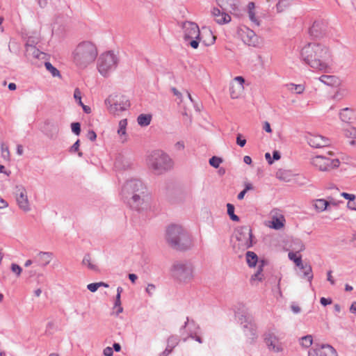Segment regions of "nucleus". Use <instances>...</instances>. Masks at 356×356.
Masks as SVG:
<instances>
[{
  "instance_id": "8",
  "label": "nucleus",
  "mask_w": 356,
  "mask_h": 356,
  "mask_svg": "<svg viewBox=\"0 0 356 356\" xmlns=\"http://www.w3.org/2000/svg\"><path fill=\"white\" fill-rule=\"evenodd\" d=\"M105 104L108 112L113 115H120L122 111H127L130 107L128 97L120 93L110 95L105 99Z\"/></svg>"
},
{
  "instance_id": "7",
  "label": "nucleus",
  "mask_w": 356,
  "mask_h": 356,
  "mask_svg": "<svg viewBox=\"0 0 356 356\" xmlns=\"http://www.w3.org/2000/svg\"><path fill=\"white\" fill-rule=\"evenodd\" d=\"M235 316L242 326L244 334L248 338L254 339L257 337V327L252 315L243 305L235 311Z\"/></svg>"
},
{
  "instance_id": "47",
  "label": "nucleus",
  "mask_w": 356,
  "mask_h": 356,
  "mask_svg": "<svg viewBox=\"0 0 356 356\" xmlns=\"http://www.w3.org/2000/svg\"><path fill=\"white\" fill-rule=\"evenodd\" d=\"M1 149L3 157L4 159L8 158L10 156V152L8 146H6L3 143H1Z\"/></svg>"
},
{
  "instance_id": "61",
  "label": "nucleus",
  "mask_w": 356,
  "mask_h": 356,
  "mask_svg": "<svg viewBox=\"0 0 356 356\" xmlns=\"http://www.w3.org/2000/svg\"><path fill=\"white\" fill-rule=\"evenodd\" d=\"M263 129L267 132V133H271L272 129L270 128V125L268 122H265L264 124Z\"/></svg>"
},
{
  "instance_id": "40",
  "label": "nucleus",
  "mask_w": 356,
  "mask_h": 356,
  "mask_svg": "<svg viewBox=\"0 0 356 356\" xmlns=\"http://www.w3.org/2000/svg\"><path fill=\"white\" fill-rule=\"evenodd\" d=\"M222 162V159L216 156H212L211 158L209 159V164L215 168H218Z\"/></svg>"
},
{
  "instance_id": "39",
  "label": "nucleus",
  "mask_w": 356,
  "mask_h": 356,
  "mask_svg": "<svg viewBox=\"0 0 356 356\" xmlns=\"http://www.w3.org/2000/svg\"><path fill=\"white\" fill-rule=\"evenodd\" d=\"M127 125V119H122L119 122V128L118 130V134L119 135H124L126 134V127Z\"/></svg>"
},
{
  "instance_id": "22",
  "label": "nucleus",
  "mask_w": 356,
  "mask_h": 356,
  "mask_svg": "<svg viewBox=\"0 0 356 356\" xmlns=\"http://www.w3.org/2000/svg\"><path fill=\"white\" fill-rule=\"evenodd\" d=\"M223 11L232 12L237 10L236 0H216Z\"/></svg>"
},
{
  "instance_id": "38",
  "label": "nucleus",
  "mask_w": 356,
  "mask_h": 356,
  "mask_svg": "<svg viewBox=\"0 0 356 356\" xmlns=\"http://www.w3.org/2000/svg\"><path fill=\"white\" fill-rule=\"evenodd\" d=\"M334 79V76L331 75H322L319 77V80L327 86L332 85Z\"/></svg>"
},
{
  "instance_id": "42",
  "label": "nucleus",
  "mask_w": 356,
  "mask_h": 356,
  "mask_svg": "<svg viewBox=\"0 0 356 356\" xmlns=\"http://www.w3.org/2000/svg\"><path fill=\"white\" fill-rule=\"evenodd\" d=\"M345 136L348 138H356V128L353 127H349L344 130Z\"/></svg>"
},
{
  "instance_id": "33",
  "label": "nucleus",
  "mask_w": 356,
  "mask_h": 356,
  "mask_svg": "<svg viewBox=\"0 0 356 356\" xmlns=\"http://www.w3.org/2000/svg\"><path fill=\"white\" fill-rule=\"evenodd\" d=\"M227 214L229 215L230 219L235 222H238L240 220L239 217L234 213V206L232 204L227 203Z\"/></svg>"
},
{
  "instance_id": "29",
  "label": "nucleus",
  "mask_w": 356,
  "mask_h": 356,
  "mask_svg": "<svg viewBox=\"0 0 356 356\" xmlns=\"http://www.w3.org/2000/svg\"><path fill=\"white\" fill-rule=\"evenodd\" d=\"M330 202L324 199L316 200L314 202V207L317 211L321 212L327 209Z\"/></svg>"
},
{
  "instance_id": "2",
  "label": "nucleus",
  "mask_w": 356,
  "mask_h": 356,
  "mask_svg": "<svg viewBox=\"0 0 356 356\" xmlns=\"http://www.w3.org/2000/svg\"><path fill=\"white\" fill-rule=\"evenodd\" d=\"M146 186L141 180L133 179L126 181L122 188V196L129 207L138 212L149 208L148 196L145 195Z\"/></svg>"
},
{
  "instance_id": "16",
  "label": "nucleus",
  "mask_w": 356,
  "mask_h": 356,
  "mask_svg": "<svg viewBox=\"0 0 356 356\" xmlns=\"http://www.w3.org/2000/svg\"><path fill=\"white\" fill-rule=\"evenodd\" d=\"M309 356H338L337 350L330 344H321L309 351Z\"/></svg>"
},
{
  "instance_id": "27",
  "label": "nucleus",
  "mask_w": 356,
  "mask_h": 356,
  "mask_svg": "<svg viewBox=\"0 0 356 356\" xmlns=\"http://www.w3.org/2000/svg\"><path fill=\"white\" fill-rule=\"evenodd\" d=\"M82 264L87 266L90 270H92L95 272L99 271L98 266L92 263L90 255L89 254H85L82 261Z\"/></svg>"
},
{
  "instance_id": "59",
  "label": "nucleus",
  "mask_w": 356,
  "mask_h": 356,
  "mask_svg": "<svg viewBox=\"0 0 356 356\" xmlns=\"http://www.w3.org/2000/svg\"><path fill=\"white\" fill-rule=\"evenodd\" d=\"M189 338L194 339L200 343H202L203 341L199 334H193L192 337H189Z\"/></svg>"
},
{
  "instance_id": "54",
  "label": "nucleus",
  "mask_w": 356,
  "mask_h": 356,
  "mask_svg": "<svg viewBox=\"0 0 356 356\" xmlns=\"http://www.w3.org/2000/svg\"><path fill=\"white\" fill-rule=\"evenodd\" d=\"M171 91L175 95L180 101V102H182V94L176 88H172Z\"/></svg>"
},
{
  "instance_id": "51",
  "label": "nucleus",
  "mask_w": 356,
  "mask_h": 356,
  "mask_svg": "<svg viewBox=\"0 0 356 356\" xmlns=\"http://www.w3.org/2000/svg\"><path fill=\"white\" fill-rule=\"evenodd\" d=\"M341 195L345 199L348 200V202H351L355 200V195L354 194H350L348 193L343 192Z\"/></svg>"
},
{
  "instance_id": "11",
  "label": "nucleus",
  "mask_w": 356,
  "mask_h": 356,
  "mask_svg": "<svg viewBox=\"0 0 356 356\" xmlns=\"http://www.w3.org/2000/svg\"><path fill=\"white\" fill-rule=\"evenodd\" d=\"M312 164L321 171H330L339 167L340 161L325 155H317L312 159Z\"/></svg>"
},
{
  "instance_id": "46",
  "label": "nucleus",
  "mask_w": 356,
  "mask_h": 356,
  "mask_svg": "<svg viewBox=\"0 0 356 356\" xmlns=\"http://www.w3.org/2000/svg\"><path fill=\"white\" fill-rule=\"evenodd\" d=\"M74 98L77 102L78 104L81 106L83 103L81 101V92L79 88H76L74 92Z\"/></svg>"
},
{
  "instance_id": "4",
  "label": "nucleus",
  "mask_w": 356,
  "mask_h": 356,
  "mask_svg": "<svg viewBox=\"0 0 356 356\" xmlns=\"http://www.w3.org/2000/svg\"><path fill=\"white\" fill-rule=\"evenodd\" d=\"M96 46L89 41L79 43L73 52V61L80 69L86 68L93 63L97 56Z\"/></svg>"
},
{
  "instance_id": "9",
  "label": "nucleus",
  "mask_w": 356,
  "mask_h": 356,
  "mask_svg": "<svg viewBox=\"0 0 356 356\" xmlns=\"http://www.w3.org/2000/svg\"><path fill=\"white\" fill-rule=\"evenodd\" d=\"M118 58L112 51H108L100 55L97 60V69L104 76H107L113 72L118 65Z\"/></svg>"
},
{
  "instance_id": "58",
  "label": "nucleus",
  "mask_w": 356,
  "mask_h": 356,
  "mask_svg": "<svg viewBox=\"0 0 356 356\" xmlns=\"http://www.w3.org/2000/svg\"><path fill=\"white\" fill-rule=\"evenodd\" d=\"M175 147L177 150H183L185 147L184 143L183 141H178L175 143Z\"/></svg>"
},
{
  "instance_id": "34",
  "label": "nucleus",
  "mask_w": 356,
  "mask_h": 356,
  "mask_svg": "<svg viewBox=\"0 0 356 356\" xmlns=\"http://www.w3.org/2000/svg\"><path fill=\"white\" fill-rule=\"evenodd\" d=\"M44 66L47 70H48L54 77L60 76V72L51 65L49 62H45Z\"/></svg>"
},
{
  "instance_id": "35",
  "label": "nucleus",
  "mask_w": 356,
  "mask_h": 356,
  "mask_svg": "<svg viewBox=\"0 0 356 356\" xmlns=\"http://www.w3.org/2000/svg\"><path fill=\"white\" fill-rule=\"evenodd\" d=\"M290 5L289 0H280L276 4V10L278 13H281Z\"/></svg>"
},
{
  "instance_id": "49",
  "label": "nucleus",
  "mask_w": 356,
  "mask_h": 356,
  "mask_svg": "<svg viewBox=\"0 0 356 356\" xmlns=\"http://www.w3.org/2000/svg\"><path fill=\"white\" fill-rule=\"evenodd\" d=\"M236 143L241 147H243L246 144V139L243 138L241 134H238L236 136Z\"/></svg>"
},
{
  "instance_id": "21",
  "label": "nucleus",
  "mask_w": 356,
  "mask_h": 356,
  "mask_svg": "<svg viewBox=\"0 0 356 356\" xmlns=\"http://www.w3.org/2000/svg\"><path fill=\"white\" fill-rule=\"evenodd\" d=\"M179 339L177 336L172 335L167 340V347L160 353L159 356H168L172 350L179 344Z\"/></svg>"
},
{
  "instance_id": "53",
  "label": "nucleus",
  "mask_w": 356,
  "mask_h": 356,
  "mask_svg": "<svg viewBox=\"0 0 356 356\" xmlns=\"http://www.w3.org/2000/svg\"><path fill=\"white\" fill-rule=\"evenodd\" d=\"M155 285L153 284H149L146 288V292L149 294V296H152L155 291Z\"/></svg>"
},
{
  "instance_id": "43",
  "label": "nucleus",
  "mask_w": 356,
  "mask_h": 356,
  "mask_svg": "<svg viewBox=\"0 0 356 356\" xmlns=\"http://www.w3.org/2000/svg\"><path fill=\"white\" fill-rule=\"evenodd\" d=\"M79 146H80V140H77L73 145L72 146H71V147L70 148V152L71 153H74V152H78V155L79 156L81 157L82 155H83V153L81 152H79Z\"/></svg>"
},
{
  "instance_id": "6",
  "label": "nucleus",
  "mask_w": 356,
  "mask_h": 356,
  "mask_svg": "<svg viewBox=\"0 0 356 356\" xmlns=\"http://www.w3.org/2000/svg\"><path fill=\"white\" fill-rule=\"evenodd\" d=\"M172 277L178 282L187 284L193 279V265L190 261H177L170 269Z\"/></svg>"
},
{
  "instance_id": "37",
  "label": "nucleus",
  "mask_w": 356,
  "mask_h": 356,
  "mask_svg": "<svg viewBox=\"0 0 356 356\" xmlns=\"http://www.w3.org/2000/svg\"><path fill=\"white\" fill-rule=\"evenodd\" d=\"M270 227L275 229H280L284 227V222L277 217H273L271 221Z\"/></svg>"
},
{
  "instance_id": "50",
  "label": "nucleus",
  "mask_w": 356,
  "mask_h": 356,
  "mask_svg": "<svg viewBox=\"0 0 356 356\" xmlns=\"http://www.w3.org/2000/svg\"><path fill=\"white\" fill-rule=\"evenodd\" d=\"M98 284L97 282L90 283L88 284L87 289L91 292H95L99 289Z\"/></svg>"
},
{
  "instance_id": "48",
  "label": "nucleus",
  "mask_w": 356,
  "mask_h": 356,
  "mask_svg": "<svg viewBox=\"0 0 356 356\" xmlns=\"http://www.w3.org/2000/svg\"><path fill=\"white\" fill-rule=\"evenodd\" d=\"M11 270L15 273L17 276H19L22 271V268L17 264H11Z\"/></svg>"
},
{
  "instance_id": "57",
  "label": "nucleus",
  "mask_w": 356,
  "mask_h": 356,
  "mask_svg": "<svg viewBox=\"0 0 356 356\" xmlns=\"http://www.w3.org/2000/svg\"><path fill=\"white\" fill-rule=\"evenodd\" d=\"M103 353L105 356H113V350L111 347H106L104 349Z\"/></svg>"
},
{
  "instance_id": "12",
  "label": "nucleus",
  "mask_w": 356,
  "mask_h": 356,
  "mask_svg": "<svg viewBox=\"0 0 356 356\" xmlns=\"http://www.w3.org/2000/svg\"><path fill=\"white\" fill-rule=\"evenodd\" d=\"M236 238L241 245L245 249L253 245V235L252 229L249 226H241L235 231Z\"/></svg>"
},
{
  "instance_id": "28",
  "label": "nucleus",
  "mask_w": 356,
  "mask_h": 356,
  "mask_svg": "<svg viewBox=\"0 0 356 356\" xmlns=\"http://www.w3.org/2000/svg\"><path fill=\"white\" fill-rule=\"evenodd\" d=\"M152 120V115L149 114H140L137 118L138 124L141 127L148 126Z\"/></svg>"
},
{
  "instance_id": "18",
  "label": "nucleus",
  "mask_w": 356,
  "mask_h": 356,
  "mask_svg": "<svg viewBox=\"0 0 356 356\" xmlns=\"http://www.w3.org/2000/svg\"><path fill=\"white\" fill-rule=\"evenodd\" d=\"M226 12L227 11H223L218 8H213L212 9L211 13L216 23L218 24H225L231 21L230 15L226 13Z\"/></svg>"
},
{
  "instance_id": "13",
  "label": "nucleus",
  "mask_w": 356,
  "mask_h": 356,
  "mask_svg": "<svg viewBox=\"0 0 356 356\" xmlns=\"http://www.w3.org/2000/svg\"><path fill=\"white\" fill-rule=\"evenodd\" d=\"M179 332L183 341L186 342L189 337H192L195 334H200V327L193 319L187 317L184 324L180 327Z\"/></svg>"
},
{
  "instance_id": "17",
  "label": "nucleus",
  "mask_w": 356,
  "mask_h": 356,
  "mask_svg": "<svg viewBox=\"0 0 356 356\" xmlns=\"http://www.w3.org/2000/svg\"><path fill=\"white\" fill-rule=\"evenodd\" d=\"M307 143L314 148H321L329 145V139L321 135L309 134L307 136Z\"/></svg>"
},
{
  "instance_id": "55",
  "label": "nucleus",
  "mask_w": 356,
  "mask_h": 356,
  "mask_svg": "<svg viewBox=\"0 0 356 356\" xmlns=\"http://www.w3.org/2000/svg\"><path fill=\"white\" fill-rule=\"evenodd\" d=\"M320 302L323 306H327L332 303V300L330 298H326L322 297L320 299Z\"/></svg>"
},
{
  "instance_id": "60",
  "label": "nucleus",
  "mask_w": 356,
  "mask_h": 356,
  "mask_svg": "<svg viewBox=\"0 0 356 356\" xmlns=\"http://www.w3.org/2000/svg\"><path fill=\"white\" fill-rule=\"evenodd\" d=\"M347 207L348 209H350L351 210L356 211V201L353 200L351 202H348Z\"/></svg>"
},
{
  "instance_id": "20",
  "label": "nucleus",
  "mask_w": 356,
  "mask_h": 356,
  "mask_svg": "<svg viewBox=\"0 0 356 356\" xmlns=\"http://www.w3.org/2000/svg\"><path fill=\"white\" fill-rule=\"evenodd\" d=\"M309 33L314 38H320L325 33V26L321 21H315L309 28Z\"/></svg>"
},
{
  "instance_id": "52",
  "label": "nucleus",
  "mask_w": 356,
  "mask_h": 356,
  "mask_svg": "<svg viewBox=\"0 0 356 356\" xmlns=\"http://www.w3.org/2000/svg\"><path fill=\"white\" fill-rule=\"evenodd\" d=\"M86 136L91 141H95L97 138V134L93 130H89Z\"/></svg>"
},
{
  "instance_id": "26",
  "label": "nucleus",
  "mask_w": 356,
  "mask_h": 356,
  "mask_svg": "<svg viewBox=\"0 0 356 356\" xmlns=\"http://www.w3.org/2000/svg\"><path fill=\"white\" fill-rule=\"evenodd\" d=\"M305 250V245L303 243H300V247L298 252H289L288 254L289 259L293 261L296 264H300L302 260L301 255H298V252Z\"/></svg>"
},
{
  "instance_id": "30",
  "label": "nucleus",
  "mask_w": 356,
  "mask_h": 356,
  "mask_svg": "<svg viewBox=\"0 0 356 356\" xmlns=\"http://www.w3.org/2000/svg\"><path fill=\"white\" fill-rule=\"evenodd\" d=\"M246 261L250 267H254L258 261V257L254 252L248 251L246 252Z\"/></svg>"
},
{
  "instance_id": "36",
  "label": "nucleus",
  "mask_w": 356,
  "mask_h": 356,
  "mask_svg": "<svg viewBox=\"0 0 356 356\" xmlns=\"http://www.w3.org/2000/svg\"><path fill=\"white\" fill-rule=\"evenodd\" d=\"M247 38L248 39L245 42H247L249 45L255 46V43L257 42V36L253 31L249 29L248 30Z\"/></svg>"
},
{
  "instance_id": "15",
  "label": "nucleus",
  "mask_w": 356,
  "mask_h": 356,
  "mask_svg": "<svg viewBox=\"0 0 356 356\" xmlns=\"http://www.w3.org/2000/svg\"><path fill=\"white\" fill-rule=\"evenodd\" d=\"M15 193L16 200L19 208L24 211H29L30 207L25 188L22 185L17 186L15 188Z\"/></svg>"
},
{
  "instance_id": "24",
  "label": "nucleus",
  "mask_w": 356,
  "mask_h": 356,
  "mask_svg": "<svg viewBox=\"0 0 356 356\" xmlns=\"http://www.w3.org/2000/svg\"><path fill=\"white\" fill-rule=\"evenodd\" d=\"M25 50H26V56H33L35 58H39L40 55L42 54V52L40 51L34 45L29 43V40L25 44Z\"/></svg>"
},
{
  "instance_id": "44",
  "label": "nucleus",
  "mask_w": 356,
  "mask_h": 356,
  "mask_svg": "<svg viewBox=\"0 0 356 356\" xmlns=\"http://www.w3.org/2000/svg\"><path fill=\"white\" fill-rule=\"evenodd\" d=\"M72 131L76 136L81 134V124L79 122H72L71 124Z\"/></svg>"
},
{
  "instance_id": "10",
  "label": "nucleus",
  "mask_w": 356,
  "mask_h": 356,
  "mask_svg": "<svg viewBox=\"0 0 356 356\" xmlns=\"http://www.w3.org/2000/svg\"><path fill=\"white\" fill-rule=\"evenodd\" d=\"M184 30V39L193 49L199 47L200 40V31L198 25L192 22L186 21L182 24Z\"/></svg>"
},
{
  "instance_id": "56",
  "label": "nucleus",
  "mask_w": 356,
  "mask_h": 356,
  "mask_svg": "<svg viewBox=\"0 0 356 356\" xmlns=\"http://www.w3.org/2000/svg\"><path fill=\"white\" fill-rule=\"evenodd\" d=\"M291 309L293 313L296 314H299L301 312L300 307L294 303L291 305Z\"/></svg>"
},
{
  "instance_id": "3",
  "label": "nucleus",
  "mask_w": 356,
  "mask_h": 356,
  "mask_svg": "<svg viewBox=\"0 0 356 356\" xmlns=\"http://www.w3.org/2000/svg\"><path fill=\"white\" fill-rule=\"evenodd\" d=\"M165 238L168 243L174 249L185 250L192 245V240L188 232L181 226L171 225L166 229Z\"/></svg>"
},
{
  "instance_id": "45",
  "label": "nucleus",
  "mask_w": 356,
  "mask_h": 356,
  "mask_svg": "<svg viewBox=\"0 0 356 356\" xmlns=\"http://www.w3.org/2000/svg\"><path fill=\"white\" fill-rule=\"evenodd\" d=\"M291 90L295 91L296 94H301L303 92L305 88L302 85L299 84H291Z\"/></svg>"
},
{
  "instance_id": "25",
  "label": "nucleus",
  "mask_w": 356,
  "mask_h": 356,
  "mask_svg": "<svg viewBox=\"0 0 356 356\" xmlns=\"http://www.w3.org/2000/svg\"><path fill=\"white\" fill-rule=\"evenodd\" d=\"M255 4L254 2H249L248 4V13L250 20L256 26H259L260 25V22L259 19L256 17L254 13Z\"/></svg>"
},
{
  "instance_id": "32",
  "label": "nucleus",
  "mask_w": 356,
  "mask_h": 356,
  "mask_svg": "<svg viewBox=\"0 0 356 356\" xmlns=\"http://www.w3.org/2000/svg\"><path fill=\"white\" fill-rule=\"evenodd\" d=\"M301 270H303V277H307L309 282L310 286H312V280L313 279L312 268V266L308 264H305V266Z\"/></svg>"
},
{
  "instance_id": "19",
  "label": "nucleus",
  "mask_w": 356,
  "mask_h": 356,
  "mask_svg": "<svg viewBox=\"0 0 356 356\" xmlns=\"http://www.w3.org/2000/svg\"><path fill=\"white\" fill-rule=\"evenodd\" d=\"M52 253L49 252H40L34 257V263L40 266H46L52 259Z\"/></svg>"
},
{
  "instance_id": "63",
  "label": "nucleus",
  "mask_w": 356,
  "mask_h": 356,
  "mask_svg": "<svg viewBox=\"0 0 356 356\" xmlns=\"http://www.w3.org/2000/svg\"><path fill=\"white\" fill-rule=\"evenodd\" d=\"M280 153L278 151H273V159L275 161H277L280 159Z\"/></svg>"
},
{
  "instance_id": "1",
  "label": "nucleus",
  "mask_w": 356,
  "mask_h": 356,
  "mask_svg": "<svg viewBox=\"0 0 356 356\" xmlns=\"http://www.w3.org/2000/svg\"><path fill=\"white\" fill-rule=\"evenodd\" d=\"M302 60L312 69L323 72L331 70V54L328 48L321 44L310 42L300 51Z\"/></svg>"
},
{
  "instance_id": "31",
  "label": "nucleus",
  "mask_w": 356,
  "mask_h": 356,
  "mask_svg": "<svg viewBox=\"0 0 356 356\" xmlns=\"http://www.w3.org/2000/svg\"><path fill=\"white\" fill-rule=\"evenodd\" d=\"M299 341L302 347L305 348H308L312 345L313 338L312 335L307 334L306 336L301 337L299 339Z\"/></svg>"
},
{
  "instance_id": "14",
  "label": "nucleus",
  "mask_w": 356,
  "mask_h": 356,
  "mask_svg": "<svg viewBox=\"0 0 356 356\" xmlns=\"http://www.w3.org/2000/svg\"><path fill=\"white\" fill-rule=\"evenodd\" d=\"M264 337V342L270 351L279 353L284 350L283 343L280 341L278 337L273 332H266Z\"/></svg>"
},
{
  "instance_id": "23",
  "label": "nucleus",
  "mask_w": 356,
  "mask_h": 356,
  "mask_svg": "<svg viewBox=\"0 0 356 356\" xmlns=\"http://www.w3.org/2000/svg\"><path fill=\"white\" fill-rule=\"evenodd\" d=\"M339 118L341 121L346 123H350L352 120L355 118L354 111L348 107L344 108L341 110L339 113Z\"/></svg>"
},
{
  "instance_id": "64",
  "label": "nucleus",
  "mask_w": 356,
  "mask_h": 356,
  "mask_svg": "<svg viewBox=\"0 0 356 356\" xmlns=\"http://www.w3.org/2000/svg\"><path fill=\"white\" fill-rule=\"evenodd\" d=\"M350 312L351 313L355 314L356 313V302H353L350 307Z\"/></svg>"
},
{
  "instance_id": "5",
  "label": "nucleus",
  "mask_w": 356,
  "mask_h": 356,
  "mask_svg": "<svg viewBox=\"0 0 356 356\" xmlns=\"http://www.w3.org/2000/svg\"><path fill=\"white\" fill-rule=\"evenodd\" d=\"M147 163L156 174H162L173 167V161L168 154L162 150L152 151L147 156Z\"/></svg>"
},
{
  "instance_id": "41",
  "label": "nucleus",
  "mask_w": 356,
  "mask_h": 356,
  "mask_svg": "<svg viewBox=\"0 0 356 356\" xmlns=\"http://www.w3.org/2000/svg\"><path fill=\"white\" fill-rule=\"evenodd\" d=\"M261 272H262V266H259L257 272L254 275H252L251 277L250 282L252 284H253V282L255 280H258V281L262 280Z\"/></svg>"
},
{
  "instance_id": "62",
  "label": "nucleus",
  "mask_w": 356,
  "mask_h": 356,
  "mask_svg": "<svg viewBox=\"0 0 356 356\" xmlns=\"http://www.w3.org/2000/svg\"><path fill=\"white\" fill-rule=\"evenodd\" d=\"M234 80H235L236 81H237V82L241 85V86H243V83H244V82H245V79H244V78H243V76H236V77L234 78Z\"/></svg>"
}]
</instances>
